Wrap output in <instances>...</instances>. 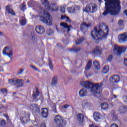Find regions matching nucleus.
I'll list each match as a JSON object with an SVG mask.
<instances>
[{"label":"nucleus","instance_id":"obj_12","mask_svg":"<svg viewBox=\"0 0 127 127\" xmlns=\"http://www.w3.org/2000/svg\"><path fill=\"white\" fill-rule=\"evenodd\" d=\"M35 30L38 34H44L45 33V29L43 26H37L35 28Z\"/></svg>","mask_w":127,"mask_h":127},{"label":"nucleus","instance_id":"obj_37","mask_svg":"<svg viewBox=\"0 0 127 127\" xmlns=\"http://www.w3.org/2000/svg\"><path fill=\"white\" fill-rule=\"evenodd\" d=\"M49 66L51 69V70H53V64H52V61L51 58H49Z\"/></svg>","mask_w":127,"mask_h":127},{"label":"nucleus","instance_id":"obj_54","mask_svg":"<svg viewBox=\"0 0 127 127\" xmlns=\"http://www.w3.org/2000/svg\"><path fill=\"white\" fill-rule=\"evenodd\" d=\"M124 64L125 65V66H126V67H127V59H124Z\"/></svg>","mask_w":127,"mask_h":127},{"label":"nucleus","instance_id":"obj_15","mask_svg":"<svg viewBox=\"0 0 127 127\" xmlns=\"http://www.w3.org/2000/svg\"><path fill=\"white\" fill-rule=\"evenodd\" d=\"M93 117L95 121L99 123L100 120H101V117H102V114L99 112H95L94 113Z\"/></svg>","mask_w":127,"mask_h":127},{"label":"nucleus","instance_id":"obj_63","mask_svg":"<svg viewBox=\"0 0 127 127\" xmlns=\"http://www.w3.org/2000/svg\"><path fill=\"white\" fill-rule=\"evenodd\" d=\"M32 39H33V40H35V38L34 36L32 37Z\"/></svg>","mask_w":127,"mask_h":127},{"label":"nucleus","instance_id":"obj_22","mask_svg":"<svg viewBox=\"0 0 127 127\" xmlns=\"http://www.w3.org/2000/svg\"><path fill=\"white\" fill-rule=\"evenodd\" d=\"M38 96H39V91H38L37 88H36L35 90L33 91V93L32 95L33 100H36Z\"/></svg>","mask_w":127,"mask_h":127},{"label":"nucleus","instance_id":"obj_17","mask_svg":"<svg viewBox=\"0 0 127 127\" xmlns=\"http://www.w3.org/2000/svg\"><path fill=\"white\" fill-rule=\"evenodd\" d=\"M77 119L80 125H83L84 120V115H83L82 114H78L77 116Z\"/></svg>","mask_w":127,"mask_h":127},{"label":"nucleus","instance_id":"obj_6","mask_svg":"<svg viewBox=\"0 0 127 127\" xmlns=\"http://www.w3.org/2000/svg\"><path fill=\"white\" fill-rule=\"evenodd\" d=\"M97 10L98 6L97 5V4L94 3L88 4L87 5H86V6L85 7V11H86L87 13H89V12L93 13L94 12H95V11H97Z\"/></svg>","mask_w":127,"mask_h":127},{"label":"nucleus","instance_id":"obj_34","mask_svg":"<svg viewBox=\"0 0 127 127\" xmlns=\"http://www.w3.org/2000/svg\"><path fill=\"white\" fill-rule=\"evenodd\" d=\"M6 125V123L5 122V120L3 119H0V127H3L5 126Z\"/></svg>","mask_w":127,"mask_h":127},{"label":"nucleus","instance_id":"obj_29","mask_svg":"<svg viewBox=\"0 0 127 127\" xmlns=\"http://www.w3.org/2000/svg\"><path fill=\"white\" fill-rule=\"evenodd\" d=\"M22 80L21 79H15V85H19V87H22L23 83H22Z\"/></svg>","mask_w":127,"mask_h":127},{"label":"nucleus","instance_id":"obj_2","mask_svg":"<svg viewBox=\"0 0 127 127\" xmlns=\"http://www.w3.org/2000/svg\"><path fill=\"white\" fill-rule=\"evenodd\" d=\"M109 34V27L105 23H101L92 31L91 35L94 40L106 39Z\"/></svg>","mask_w":127,"mask_h":127},{"label":"nucleus","instance_id":"obj_38","mask_svg":"<svg viewBox=\"0 0 127 127\" xmlns=\"http://www.w3.org/2000/svg\"><path fill=\"white\" fill-rule=\"evenodd\" d=\"M28 5L29 6L31 7V6H34L35 5V1L33 0H30L28 2Z\"/></svg>","mask_w":127,"mask_h":127},{"label":"nucleus","instance_id":"obj_10","mask_svg":"<svg viewBox=\"0 0 127 127\" xmlns=\"http://www.w3.org/2000/svg\"><path fill=\"white\" fill-rule=\"evenodd\" d=\"M118 41L119 43H125L127 41V32L119 35Z\"/></svg>","mask_w":127,"mask_h":127},{"label":"nucleus","instance_id":"obj_19","mask_svg":"<svg viewBox=\"0 0 127 127\" xmlns=\"http://www.w3.org/2000/svg\"><path fill=\"white\" fill-rule=\"evenodd\" d=\"M41 115L43 118H47L48 117V110L46 108H42Z\"/></svg>","mask_w":127,"mask_h":127},{"label":"nucleus","instance_id":"obj_4","mask_svg":"<svg viewBox=\"0 0 127 127\" xmlns=\"http://www.w3.org/2000/svg\"><path fill=\"white\" fill-rule=\"evenodd\" d=\"M42 12L43 13L44 17L41 16L40 17V20L47 24V25H52V20L50 17V14H49L47 11H45L44 9L42 10Z\"/></svg>","mask_w":127,"mask_h":127},{"label":"nucleus","instance_id":"obj_40","mask_svg":"<svg viewBox=\"0 0 127 127\" xmlns=\"http://www.w3.org/2000/svg\"><path fill=\"white\" fill-rule=\"evenodd\" d=\"M8 84H10V85H11L12 86H13V85H15V79H9L8 80Z\"/></svg>","mask_w":127,"mask_h":127},{"label":"nucleus","instance_id":"obj_11","mask_svg":"<svg viewBox=\"0 0 127 127\" xmlns=\"http://www.w3.org/2000/svg\"><path fill=\"white\" fill-rule=\"evenodd\" d=\"M29 109L32 111L33 113L39 114V112H40V109H39V107H38V105L35 104L30 105Z\"/></svg>","mask_w":127,"mask_h":127},{"label":"nucleus","instance_id":"obj_26","mask_svg":"<svg viewBox=\"0 0 127 127\" xmlns=\"http://www.w3.org/2000/svg\"><path fill=\"white\" fill-rule=\"evenodd\" d=\"M119 112L120 114H125L127 112V107L121 106L119 109Z\"/></svg>","mask_w":127,"mask_h":127},{"label":"nucleus","instance_id":"obj_58","mask_svg":"<svg viewBox=\"0 0 127 127\" xmlns=\"http://www.w3.org/2000/svg\"><path fill=\"white\" fill-rule=\"evenodd\" d=\"M41 127H46L45 124H42L41 126Z\"/></svg>","mask_w":127,"mask_h":127},{"label":"nucleus","instance_id":"obj_59","mask_svg":"<svg viewBox=\"0 0 127 127\" xmlns=\"http://www.w3.org/2000/svg\"><path fill=\"white\" fill-rule=\"evenodd\" d=\"M2 35H3V33L2 32L0 31V37L1 36H2Z\"/></svg>","mask_w":127,"mask_h":127},{"label":"nucleus","instance_id":"obj_53","mask_svg":"<svg viewBox=\"0 0 127 127\" xmlns=\"http://www.w3.org/2000/svg\"><path fill=\"white\" fill-rule=\"evenodd\" d=\"M65 21H68V22H71V20H70V18L68 17H66L65 19Z\"/></svg>","mask_w":127,"mask_h":127},{"label":"nucleus","instance_id":"obj_24","mask_svg":"<svg viewBox=\"0 0 127 127\" xmlns=\"http://www.w3.org/2000/svg\"><path fill=\"white\" fill-rule=\"evenodd\" d=\"M59 8L57 6V4L56 3L52 4V6H50V10H52V11H58V9Z\"/></svg>","mask_w":127,"mask_h":127},{"label":"nucleus","instance_id":"obj_52","mask_svg":"<svg viewBox=\"0 0 127 127\" xmlns=\"http://www.w3.org/2000/svg\"><path fill=\"white\" fill-rule=\"evenodd\" d=\"M120 104L121 102H120L119 100H116L115 102V105H116V106H119V105H120Z\"/></svg>","mask_w":127,"mask_h":127},{"label":"nucleus","instance_id":"obj_32","mask_svg":"<svg viewBox=\"0 0 127 127\" xmlns=\"http://www.w3.org/2000/svg\"><path fill=\"white\" fill-rule=\"evenodd\" d=\"M83 41H84V38L83 37L77 39V40L75 41L76 45H80Z\"/></svg>","mask_w":127,"mask_h":127},{"label":"nucleus","instance_id":"obj_64","mask_svg":"<svg viewBox=\"0 0 127 127\" xmlns=\"http://www.w3.org/2000/svg\"><path fill=\"white\" fill-rule=\"evenodd\" d=\"M113 97H114L115 99L117 98V95H113Z\"/></svg>","mask_w":127,"mask_h":127},{"label":"nucleus","instance_id":"obj_30","mask_svg":"<svg viewBox=\"0 0 127 127\" xmlns=\"http://www.w3.org/2000/svg\"><path fill=\"white\" fill-rule=\"evenodd\" d=\"M92 67V61L90 60L86 64V66L85 67V70H90Z\"/></svg>","mask_w":127,"mask_h":127},{"label":"nucleus","instance_id":"obj_60","mask_svg":"<svg viewBox=\"0 0 127 127\" xmlns=\"http://www.w3.org/2000/svg\"><path fill=\"white\" fill-rule=\"evenodd\" d=\"M13 96H16V93L13 92Z\"/></svg>","mask_w":127,"mask_h":127},{"label":"nucleus","instance_id":"obj_33","mask_svg":"<svg viewBox=\"0 0 127 127\" xmlns=\"http://www.w3.org/2000/svg\"><path fill=\"white\" fill-rule=\"evenodd\" d=\"M109 70H110V67H109V66L106 65L103 67L102 72L103 73H104V74H107V73L109 72Z\"/></svg>","mask_w":127,"mask_h":127},{"label":"nucleus","instance_id":"obj_8","mask_svg":"<svg viewBox=\"0 0 127 127\" xmlns=\"http://www.w3.org/2000/svg\"><path fill=\"white\" fill-rule=\"evenodd\" d=\"M3 55L5 56H8L11 60L13 59L12 56H13V53L12 52V50L11 49H9L8 47H6L4 48L2 51Z\"/></svg>","mask_w":127,"mask_h":127},{"label":"nucleus","instance_id":"obj_49","mask_svg":"<svg viewBox=\"0 0 127 127\" xmlns=\"http://www.w3.org/2000/svg\"><path fill=\"white\" fill-rule=\"evenodd\" d=\"M123 100L124 101V103H125L126 104H127V96H125L123 97Z\"/></svg>","mask_w":127,"mask_h":127},{"label":"nucleus","instance_id":"obj_43","mask_svg":"<svg viewBox=\"0 0 127 127\" xmlns=\"http://www.w3.org/2000/svg\"><path fill=\"white\" fill-rule=\"evenodd\" d=\"M30 67H31L32 68V69H33V70H35L37 72H40V70H38V68H37V67H36L35 66H33L32 65H30Z\"/></svg>","mask_w":127,"mask_h":127},{"label":"nucleus","instance_id":"obj_9","mask_svg":"<svg viewBox=\"0 0 127 127\" xmlns=\"http://www.w3.org/2000/svg\"><path fill=\"white\" fill-rule=\"evenodd\" d=\"M92 24L91 22L87 23L85 22H82L80 25V30L85 34V32L87 31L88 27L91 26Z\"/></svg>","mask_w":127,"mask_h":127},{"label":"nucleus","instance_id":"obj_55","mask_svg":"<svg viewBox=\"0 0 127 127\" xmlns=\"http://www.w3.org/2000/svg\"><path fill=\"white\" fill-rule=\"evenodd\" d=\"M111 127H119V126L117 124H112Z\"/></svg>","mask_w":127,"mask_h":127},{"label":"nucleus","instance_id":"obj_31","mask_svg":"<svg viewBox=\"0 0 127 127\" xmlns=\"http://www.w3.org/2000/svg\"><path fill=\"white\" fill-rule=\"evenodd\" d=\"M93 64H94L95 68L96 69V70L100 69V68L101 66H100V63H98V61H95L93 62Z\"/></svg>","mask_w":127,"mask_h":127},{"label":"nucleus","instance_id":"obj_46","mask_svg":"<svg viewBox=\"0 0 127 127\" xmlns=\"http://www.w3.org/2000/svg\"><path fill=\"white\" fill-rule=\"evenodd\" d=\"M23 71H24V68H22L19 70V72H18V75H21L22 74V73L23 72Z\"/></svg>","mask_w":127,"mask_h":127},{"label":"nucleus","instance_id":"obj_14","mask_svg":"<svg viewBox=\"0 0 127 127\" xmlns=\"http://www.w3.org/2000/svg\"><path fill=\"white\" fill-rule=\"evenodd\" d=\"M79 97H87L88 95V91H87V89L85 88H82L80 89L79 91Z\"/></svg>","mask_w":127,"mask_h":127},{"label":"nucleus","instance_id":"obj_21","mask_svg":"<svg viewBox=\"0 0 127 127\" xmlns=\"http://www.w3.org/2000/svg\"><path fill=\"white\" fill-rule=\"evenodd\" d=\"M100 107L101 110L106 111V110H108L109 109V104L107 102H103L101 104Z\"/></svg>","mask_w":127,"mask_h":127},{"label":"nucleus","instance_id":"obj_61","mask_svg":"<svg viewBox=\"0 0 127 127\" xmlns=\"http://www.w3.org/2000/svg\"><path fill=\"white\" fill-rule=\"evenodd\" d=\"M90 127H95V126H94L93 124L90 125Z\"/></svg>","mask_w":127,"mask_h":127},{"label":"nucleus","instance_id":"obj_27","mask_svg":"<svg viewBox=\"0 0 127 127\" xmlns=\"http://www.w3.org/2000/svg\"><path fill=\"white\" fill-rule=\"evenodd\" d=\"M26 19L24 17H22L20 20H19V23L20 25L22 26H24L26 25Z\"/></svg>","mask_w":127,"mask_h":127},{"label":"nucleus","instance_id":"obj_25","mask_svg":"<svg viewBox=\"0 0 127 127\" xmlns=\"http://www.w3.org/2000/svg\"><path fill=\"white\" fill-rule=\"evenodd\" d=\"M21 123L23 124L24 125H25L28 121H29V117H22L20 119Z\"/></svg>","mask_w":127,"mask_h":127},{"label":"nucleus","instance_id":"obj_48","mask_svg":"<svg viewBox=\"0 0 127 127\" xmlns=\"http://www.w3.org/2000/svg\"><path fill=\"white\" fill-rule=\"evenodd\" d=\"M69 105L68 104H66L65 105H64L62 107V109H67V108H69Z\"/></svg>","mask_w":127,"mask_h":127},{"label":"nucleus","instance_id":"obj_7","mask_svg":"<svg viewBox=\"0 0 127 127\" xmlns=\"http://www.w3.org/2000/svg\"><path fill=\"white\" fill-rule=\"evenodd\" d=\"M55 123L58 125L59 127H64L66 126V121L63 120V118L59 115H57L55 117Z\"/></svg>","mask_w":127,"mask_h":127},{"label":"nucleus","instance_id":"obj_41","mask_svg":"<svg viewBox=\"0 0 127 127\" xmlns=\"http://www.w3.org/2000/svg\"><path fill=\"white\" fill-rule=\"evenodd\" d=\"M47 33L48 35H51L52 34H53V30L51 29H49L47 31Z\"/></svg>","mask_w":127,"mask_h":127},{"label":"nucleus","instance_id":"obj_47","mask_svg":"<svg viewBox=\"0 0 127 127\" xmlns=\"http://www.w3.org/2000/svg\"><path fill=\"white\" fill-rule=\"evenodd\" d=\"M74 8V11H76V10H79V9H80V7L79 5H75L73 6Z\"/></svg>","mask_w":127,"mask_h":127},{"label":"nucleus","instance_id":"obj_57","mask_svg":"<svg viewBox=\"0 0 127 127\" xmlns=\"http://www.w3.org/2000/svg\"><path fill=\"white\" fill-rule=\"evenodd\" d=\"M113 120H116L117 119H118V117L116 115H114L113 117Z\"/></svg>","mask_w":127,"mask_h":127},{"label":"nucleus","instance_id":"obj_28","mask_svg":"<svg viewBox=\"0 0 127 127\" xmlns=\"http://www.w3.org/2000/svg\"><path fill=\"white\" fill-rule=\"evenodd\" d=\"M93 53L95 55H100L101 49L99 47H96V48L93 50Z\"/></svg>","mask_w":127,"mask_h":127},{"label":"nucleus","instance_id":"obj_42","mask_svg":"<svg viewBox=\"0 0 127 127\" xmlns=\"http://www.w3.org/2000/svg\"><path fill=\"white\" fill-rule=\"evenodd\" d=\"M118 25L119 26H124V21L123 20H119L118 21Z\"/></svg>","mask_w":127,"mask_h":127},{"label":"nucleus","instance_id":"obj_3","mask_svg":"<svg viewBox=\"0 0 127 127\" xmlns=\"http://www.w3.org/2000/svg\"><path fill=\"white\" fill-rule=\"evenodd\" d=\"M103 83H104V82L99 83H93L89 81H81L80 82V85L82 87L86 88V89L90 90V92L93 96H94V97H96L97 95L100 94L101 88L104 86Z\"/></svg>","mask_w":127,"mask_h":127},{"label":"nucleus","instance_id":"obj_39","mask_svg":"<svg viewBox=\"0 0 127 127\" xmlns=\"http://www.w3.org/2000/svg\"><path fill=\"white\" fill-rule=\"evenodd\" d=\"M70 51L71 52H79V51H81V48L80 47L73 48L70 50Z\"/></svg>","mask_w":127,"mask_h":127},{"label":"nucleus","instance_id":"obj_51","mask_svg":"<svg viewBox=\"0 0 127 127\" xmlns=\"http://www.w3.org/2000/svg\"><path fill=\"white\" fill-rule=\"evenodd\" d=\"M61 12L62 13H64V12H65V8L64 7H61Z\"/></svg>","mask_w":127,"mask_h":127},{"label":"nucleus","instance_id":"obj_44","mask_svg":"<svg viewBox=\"0 0 127 127\" xmlns=\"http://www.w3.org/2000/svg\"><path fill=\"white\" fill-rule=\"evenodd\" d=\"M52 109H52L53 112H54V113H56V114H57V110L56 109V105L54 104Z\"/></svg>","mask_w":127,"mask_h":127},{"label":"nucleus","instance_id":"obj_50","mask_svg":"<svg viewBox=\"0 0 127 127\" xmlns=\"http://www.w3.org/2000/svg\"><path fill=\"white\" fill-rule=\"evenodd\" d=\"M113 59V56L112 55H110L108 58V61H112Z\"/></svg>","mask_w":127,"mask_h":127},{"label":"nucleus","instance_id":"obj_18","mask_svg":"<svg viewBox=\"0 0 127 127\" xmlns=\"http://www.w3.org/2000/svg\"><path fill=\"white\" fill-rule=\"evenodd\" d=\"M5 11L8 14H11L12 15H15V13L13 11L12 9L10 8L9 5H7L5 6Z\"/></svg>","mask_w":127,"mask_h":127},{"label":"nucleus","instance_id":"obj_16","mask_svg":"<svg viewBox=\"0 0 127 127\" xmlns=\"http://www.w3.org/2000/svg\"><path fill=\"white\" fill-rule=\"evenodd\" d=\"M61 26H62L64 27V28H65V29H67V32H69V31H71V30L72 28H73V27L72 26H69L67 23H61L60 24Z\"/></svg>","mask_w":127,"mask_h":127},{"label":"nucleus","instance_id":"obj_62","mask_svg":"<svg viewBox=\"0 0 127 127\" xmlns=\"http://www.w3.org/2000/svg\"><path fill=\"white\" fill-rule=\"evenodd\" d=\"M26 83L27 84L29 83V80H28L27 81H26Z\"/></svg>","mask_w":127,"mask_h":127},{"label":"nucleus","instance_id":"obj_23","mask_svg":"<svg viewBox=\"0 0 127 127\" xmlns=\"http://www.w3.org/2000/svg\"><path fill=\"white\" fill-rule=\"evenodd\" d=\"M42 4L43 5H44L46 9H47L48 10H50V5L49 4V2H48V0H45L42 2Z\"/></svg>","mask_w":127,"mask_h":127},{"label":"nucleus","instance_id":"obj_5","mask_svg":"<svg viewBox=\"0 0 127 127\" xmlns=\"http://www.w3.org/2000/svg\"><path fill=\"white\" fill-rule=\"evenodd\" d=\"M127 50V47L122 46H119L115 45L113 48V52L117 56H121L123 53H125Z\"/></svg>","mask_w":127,"mask_h":127},{"label":"nucleus","instance_id":"obj_35","mask_svg":"<svg viewBox=\"0 0 127 127\" xmlns=\"http://www.w3.org/2000/svg\"><path fill=\"white\" fill-rule=\"evenodd\" d=\"M67 10L69 13H74V12H75V9L74 8V6L68 7Z\"/></svg>","mask_w":127,"mask_h":127},{"label":"nucleus","instance_id":"obj_13","mask_svg":"<svg viewBox=\"0 0 127 127\" xmlns=\"http://www.w3.org/2000/svg\"><path fill=\"white\" fill-rule=\"evenodd\" d=\"M110 81L113 84L119 83L120 82V76L118 75H114L110 78Z\"/></svg>","mask_w":127,"mask_h":127},{"label":"nucleus","instance_id":"obj_45","mask_svg":"<svg viewBox=\"0 0 127 127\" xmlns=\"http://www.w3.org/2000/svg\"><path fill=\"white\" fill-rule=\"evenodd\" d=\"M0 91L2 92L3 94H6L7 93V89L1 88Z\"/></svg>","mask_w":127,"mask_h":127},{"label":"nucleus","instance_id":"obj_36","mask_svg":"<svg viewBox=\"0 0 127 127\" xmlns=\"http://www.w3.org/2000/svg\"><path fill=\"white\" fill-rule=\"evenodd\" d=\"M20 9L22 11H24V10H25V9H26V5H25V4H24V3H23L20 6Z\"/></svg>","mask_w":127,"mask_h":127},{"label":"nucleus","instance_id":"obj_1","mask_svg":"<svg viewBox=\"0 0 127 127\" xmlns=\"http://www.w3.org/2000/svg\"><path fill=\"white\" fill-rule=\"evenodd\" d=\"M105 1L106 10L102 13L103 15L106 16L109 13L111 15H118L121 11V2L120 0H104ZM99 2L102 1V0H98Z\"/></svg>","mask_w":127,"mask_h":127},{"label":"nucleus","instance_id":"obj_56","mask_svg":"<svg viewBox=\"0 0 127 127\" xmlns=\"http://www.w3.org/2000/svg\"><path fill=\"white\" fill-rule=\"evenodd\" d=\"M66 17L67 16H62L61 17V19H64L65 20V19H66Z\"/></svg>","mask_w":127,"mask_h":127},{"label":"nucleus","instance_id":"obj_20","mask_svg":"<svg viewBox=\"0 0 127 127\" xmlns=\"http://www.w3.org/2000/svg\"><path fill=\"white\" fill-rule=\"evenodd\" d=\"M58 83V77L57 76H54L52 80L51 86L52 87H55L57 83Z\"/></svg>","mask_w":127,"mask_h":127}]
</instances>
